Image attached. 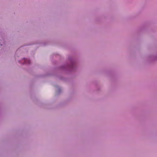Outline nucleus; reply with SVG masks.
<instances>
[{
  "mask_svg": "<svg viewBox=\"0 0 157 157\" xmlns=\"http://www.w3.org/2000/svg\"><path fill=\"white\" fill-rule=\"evenodd\" d=\"M24 60L25 63H30V61L29 59H24Z\"/></svg>",
  "mask_w": 157,
  "mask_h": 157,
  "instance_id": "1",
  "label": "nucleus"
}]
</instances>
